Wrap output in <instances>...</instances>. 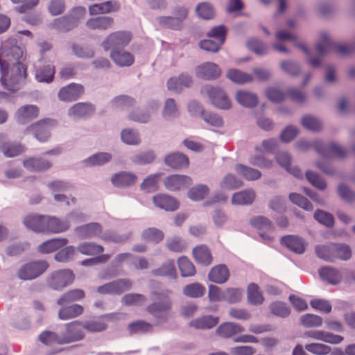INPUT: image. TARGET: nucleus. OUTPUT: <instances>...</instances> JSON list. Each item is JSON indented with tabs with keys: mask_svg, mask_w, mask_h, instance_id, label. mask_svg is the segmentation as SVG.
<instances>
[{
	"mask_svg": "<svg viewBox=\"0 0 355 355\" xmlns=\"http://www.w3.org/2000/svg\"><path fill=\"white\" fill-rule=\"evenodd\" d=\"M316 49L318 53L321 55L330 52L331 50H334L341 55H348L355 52V46L343 44H336L331 41L327 34L322 33L320 40L316 44Z\"/></svg>",
	"mask_w": 355,
	"mask_h": 355,
	"instance_id": "4",
	"label": "nucleus"
},
{
	"mask_svg": "<svg viewBox=\"0 0 355 355\" xmlns=\"http://www.w3.org/2000/svg\"><path fill=\"white\" fill-rule=\"evenodd\" d=\"M83 327L89 332H101L105 330L107 325L100 317L98 320H90L83 322Z\"/></svg>",
	"mask_w": 355,
	"mask_h": 355,
	"instance_id": "56",
	"label": "nucleus"
},
{
	"mask_svg": "<svg viewBox=\"0 0 355 355\" xmlns=\"http://www.w3.org/2000/svg\"><path fill=\"white\" fill-rule=\"evenodd\" d=\"M245 330L241 325L232 322H225L221 323L216 329V334L222 338H230L238 335Z\"/></svg>",
	"mask_w": 355,
	"mask_h": 355,
	"instance_id": "21",
	"label": "nucleus"
},
{
	"mask_svg": "<svg viewBox=\"0 0 355 355\" xmlns=\"http://www.w3.org/2000/svg\"><path fill=\"white\" fill-rule=\"evenodd\" d=\"M39 108L34 105H26L19 107L16 113L17 119L20 123L33 120L37 117Z\"/></svg>",
	"mask_w": 355,
	"mask_h": 355,
	"instance_id": "32",
	"label": "nucleus"
},
{
	"mask_svg": "<svg viewBox=\"0 0 355 355\" xmlns=\"http://www.w3.org/2000/svg\"><path fill=\"white\" fill-rule=\"evenodd\" d=\"M85 14L86 9L84 7H76L72 10L69 15L56 19L53 25L60 31H69L76 26L78 21L83 18Z\"/></svg>",
	"mask_w": 355,
	"mask_h": 355,
	"instance_id": "7",
	"label": "nucleus"
},
{
	"mask_svg": "<svg viewBox=\"0 0 355 355\" xmlns=\"http://www.w3.org/2000/svg\"><path fill=\"white\" fill-rule=\"evenodd\" d=\"M314 148L324 157L343 158L347 155V150L334 143L326 144L322 141H315Z\"/></svg>",
	"mask_w": 355,
	"mask_h": 355,
	"instance_id": "12",
	"label": "nucleus"
},
{
	"mask_svg": "<svg viewBox=\"0 0 355 355\" xmlns=\"http://www.w3.org/2000/svg\"><path fill=\"white\" fill-rule=\"evenodd\" d=\"M68 243V239L66 238L53 239L48 240L37 248V251L42 254L51 253Z\"/></svg>",
	"mask_w": 355,
	"mask_h": 355,
	"instance_id": "29",
	"label": "nucleus"
},
{
	"mask_svg": "<svg viewBox=\"0 0 355 355\" xmlns=\"http://www.w3.org/2000/svg\"><path fill=\"white\" fill-rule=\"evenodd\" d=\"M229 277V270L227 267L223 264L218 265L212 268L208 275L209 281L219 284L226 282Z\"/></svg>",
	"mask_w": 355,
	"mask_h": 355,
	"instance_id": "28",
	"label": "nucleus"
},
{
	"mask_svg": "<svg viewBox=\"0 0 355 355\" xmlns=\"http://www.w3.org/2000/svg\"><path fill=\"white\" fill-rule=\"evenodd\" d=\"M135 104L133 98L128 96H119L112 101V105L114 107L120 110H127Z\"/></svg>",
	"mask_w": 355,
	"mask_h": 355,
	"instance_id": "62",
	"label": "nucleus"
},
{
	"mask_svg": "<svg viewBox=\"0 0 355 355\" xmlns=\"http://www.w3.org/2000/svg\"><path fill=\"white\" fill-rule=\"evenodd\" d=\"M164 233L162 231L155 228V227H150L148 229H146L141 234L142 239L148 242H153L155 243H157L163 240L164 239Z\"/></svg>",
	"mask_w": 355,
	"mask_h": 355,
	"instance_id": "55",
	"label": "nucleus"
},
{
	"mask_svg": "<svg viewBox=\"0 0 355 355\" xmlns=\"http://www.w3.org/2000/svg\"><path fill=\"white\" fill-rule=\"evenodd\" d=\"M227 35V29L223 25L212 28L207 34L209 37L214 38L217 42L223 44Z\"/></svg>",
	"mask_w": 355,
	"mask_h": 355,
	"instance_id": "64",
	"label": "nucleus"
},
{
	"mask_svg": "<svg viewBox=\"0 0 355 355\" xmlns=\"http://www.w3.org/2000/svg\"><path fill=\"white\" fill-rule=\"evenodd\" d=\"M165 164L173 168H181L189 165L188 157L180 153H174L167 155L164 159Z\"/></svg>",
	"mask_w": 355,
	"mask_h": 355,
	"instance_id": "35",
	"label": "nucleus"
},
{
	"mask_svg": "<svg viewBox=\"0 0 355 355\" xmlns=\"http://www.w3.org/2000/svg\"><path fill=\"white\" fill-rule=\"evenodd\" d=\"M132 287V282L128 279H119L111 282H108L97 288L98 293L121 295Z\"/></svg>",
	"mask_w": 355,
	"mask_h": 355,
	"instance_id": "11",
	"label": "nucleus"
},
{
	"mask_svg": "<svg viewBox=\"0 0 355 355\" xmlns=\"http://www.w3.org/2000/svg\"><path fill=\"white\" fill-rule=\"evenodd\" d=\"M281 244L296 254H302L306 249L304 240L294 235H287L282 237Z\"/></svg>",
	"mask_w": 355,
	"mask_h": 355,
	"instance_id": "20",
	"label": "nucleus"
},
{
	"mask_svg": "<svg viewBox=\"0 0 355 355\" xmlns=\"http://www.w3.org/2000/svg\"><path fill=\"white\" fill-rule=\"evenodd\" d=\"M127 329L130 336L139 334H146L153 331V325L144 320H136L130 323Z\"/></svg>",
	"mask_w": 355,
	"mask_h": 355,
	"instance_id": "43",
	"label": "nucleus"
},
{
	"mask_svg": "<svg viewBox=\"0 0 355 355\" xmlns=\"http://www.w3.org/2000/svg\"><path fill=\"white\" fill-rule=\"evenodd\" d=\"M235 97L239 104L246 107H253L258 103L257 95L247 91H238Z\"/></svg>",
	"mask_w": 355,
	"mask_h": 355,
	"instance_id": "40",
	"label": "nucleus"
},
{
	"mask_svg": "<svg viewBox=\"0 0 355 355\" xmlns=\"http://www.w3.org/2000/svg\"><path fill=\"white\" fill-rule=\"evenodd\" d=\"M77 250L84 255L95 256L101 254L104 247L95 242L85 241L78 245Z\"/></svg>",
	"mask_w": 355,
	"mask_h": 355,
	"instance_id": "37",
	"label": "nucleus"
},
{
	"mask_svg": "<svg viewBox=\"0 0 355 355\" xmlns=\"http://www.w3.org/2000/svg\"><path fill=\"white\" fill-rule=\"evenodd\" d=\"M209 192L207 186L199 184L192 187L188 192V196L190 199L195 201H199L204 199Z\"/></svg>",
	"mask_w": 355,
	"mask_h": 355,
	"instance_id": "57",
	"label": "nucleus"
},
{
	"mask_svg": "<svg viewBox=\"0 0 355 355\" xmlns=\"http://www.w3.org/2000/svg\"><path fill=\"white\" fill-rule=\"evenodd\" d=\"M132 38L130 32L116 31L110 34L102 42V46L105 51L110 49L120 50L128 44Z\"/></svg>",
	"mask_w": 355,
	"mask_h": 355,
	"instance_id": "8",
	"label": "nucleus"
},
{
	"mask_svg": "<svg viewBox=\"0 0 355 355\" xmlns=\"http://www.w3.org/2000/svg\"><path fill=\"white\" fill-rule=\"evenodd\" d=\"M219 319L218 317L211 315H205L192 320L189 322V326L196 329H210L214 327L218 323Z\"/></svg>",
	"mask_w": 355,
	"mask_h": 355,
	"instance_id": "41",
	"label": "nucleus"
},
{
	"mask_svg": "<svg viewBox=\"0 0 355 355\" xmlns=\"http://www.w3.org/2000/svg\"><path fill=\"white\" fill-rule=\"evenodd\" d=\"M269 308L270 312L277 317L286 318L291 313V309L283 302H273L270 304Z\"/></svg>",
	"mask_w": 355,
	"mask_h": 355,
	"instance_id": "53",
	"label": "nucleus"
},
{
	"mask_svg": "<svg viewBox=\"0 0 355 355\" xmlns=\"http://www.w3.org/2000/svg\"><path fill=\"white\" fill-rule=\"evenodd\" d=\"M84 92V87L82 85L71 83L60 89L58 98L62 101H73L83 94Z\"/></svg>",
	"mask_w": 355,
	"mask_h": 355,
	"instance_id": "16",
	"label": "nucleus"
},
{
	"mask_svg": "<svg viewBox=\"0 0 355 355\" xmlns=\"http://www.w3.org/2000/svg\"><path fill=\"white\" fill-rule=\"evenodd\" d=\"M255 196V193L252 189L243 190L233 194L232 202L239 205H250L252 203Z\"/></svg>",
	"mask_w": 355,
	"mask_h": 355,
	"instance_id": "38",
	"label": "nucleus"
},
{
	"mask_svg": "<svg viewBox=\"0 0 355 355\" xmlns=\"http://www.w3.org/2000/svg\"><path fill=\"white\" fill-rule=\"evenodd\" d=\"M61 307L58 311V316L62 320L73 319L83 314V307L78 304L60 305Z\"/></svg>",
	"mask_w": 355,
	"mask_h": 355,
	"instance_id": "23",
	"label": "nucleus"
},
{
	"mask_svg": "<svg viewBox=\"0 0 355 355\" xmlns=\"http://www.w3.org/2000/svg\"><path fill=\"white\" fill-rule=\"evenodd\" d=\"M85 297V291L80 288L71 289L63 293L58 300V305L69 304Z\"/></svg>",
	"mask_w": 355,
	"mask_h": 355,
	"instance_id": "34",
	"label": "nucleus"
},
{
	"mask_svg": "<svg viewBox=\"0 0 355 355\" xmlns=\"http://www.w3.org/2000/svg\"><path fill=\"white\" fill-rule=\"evenodd\" d=\"M23 165L31 171H42L50 168L52 163L42 157H29L24 160Z\"/></svg>",
	"mask_w": 355,
	"mask_h": 355,
	"instance_id": "26",
	"label": "nucleus"
},
{
	"mask_svg": "<svg viewBox=\"0 0 355 355\" xmlns=\"http://www.w3.org/2000/svg\"><path fill=\"white\" fill-rule=\"evenodd\" d=\"M112 159V155L108 153H98L89 157L85 160V163L87 166H100L103 165Z\"/></svg>",
	"mask_w": 355,
	"mask_h": 355,
	"instance_id": "59",
	"label": "nucleus"
},
{
	"mask_svg": "<svg viewBox=\"0 0 355 355\" xmlns=\"http://www.w3.org/2000/svg\"><path fill=\"white\" fill-rule=\"evenodd\" d=\"M55 121L50 119H42L27 127L26 131L33 134L40 142H46L51 137L50 130L55 126Z\"/></svg>",
	"mask_w": 355,
	"mask_h": 355,
	"instance_id": "5",
	"label": "nucleus"
},
{
	"mask_svg": "<svg viewBox=\"0 0 355 355\" xmlns=\"http://www.w3.org/2000/svg\"><path fill=\"white\" fill-rule=\"evenodd\" d=\"M83 322L75 320L65 324V330L62 333L60 343L69 344L77 342L85 338V333L83 331Z\"/></svg>",
	"mask_w": 355,
	"mask_h": 355,
	"instance_id": "10",
	"label": "nucleus"
},
{
	"mask_svg": "<svg viewBox=\"0 0 355 355\" xmlns=\"http://www.w3.org/2000/svg\"><path fill=\"white\" fill-rule=\"evenodd\" d=\"M46 232L58 234L66 232L70 227V223L67 220H61L55 216H47Z\"/></svg>",
	"mask_w": 355,
	"mask_h": 355,
	"instance_id": "25",
	"label": "nucleus"
},
{
	"mask_svg": "<svg viewBox=\"0 0 355 355\" xmlns=\"http://www.w3.org/2000/svg\"><path fill=\"white\" fill-rule=\"evenodd\" d=\"M206 289L204 286L199 283H192L184 286L183 293L189 297L198 298L202 297Z\"/></svg>",
	"mask_w": 355,
	"mask_h": 355,
	"instance_id": "50",
	"label": "nucleus"
},
{
	"mask_svg": "<svg viewBox=\"0 0 355 355\" xmlns=\"http://www.w3.org/2000/svg\"><path fill=\"white\" fill-rule=\"evenodd\" d=\"M154 276L157 277H169L172 279L177 277V272L173 260H168L163 263L159 268L151 271Z\"/></svg>",
	"mask_w": 355,
	"mask_h": 355,
	"instance_id": "39",
	"label": "nucleus"
},
{
	"mask_svg": "<svg viewBox=\"0 0 355 355\" xmlns=\"http://www.w3.org/2000/svg\"><path fill=\"white\" fill-rule=\"evenodd\" d=\"M154 205L162 209L167 211H174L180 206V203L175 198L166 194H157L153 199Z\"/></svg>",
	"mask_w": 355,
	"mask_h": 355,
	"instance_id": "18",
	"label": "nucleus"
},
{
	"mask_svg": "<svg viewBox=\"0 0 355 355\" xmlns=\"http://www.w3.org/2000/svg\"><path fill=\"white\" fill-rule=\"evenodd\" d=\"M130 239L129 234H120L118 232L112 230H107L101 236V239L107 242H113L116 243H123Z\"/></svg>",
	"mask_w": 355,
	"mask_h": 355,
	"instance_id": "58",
	"label": "nucleus"
},
{
	"mask_svg": "<svg viewBox=\"0 0 355 355\" xmlns=\"http://www.w3.org/2000/svg\"><path fill=\"white\" fill-rule=\"evenodd\" d=\"M110 57L116 64L120 67H129L134 62V56L129 52L123 50H112Z\"/></svg>",
	"mask_w": 355,
	"mask_h": 355,
	"instance_id": "33",
	"label": "nucleus"
},
{
	"mask_svg": "<svg viewBox=\"0 0 355 355\" xmlns=\"http://www.w3.org/2000/svg\"><path fill=\"white\" fill-rule=\"evenodd\" d=\"M318 257L327 261L333 262L335 261V243L329 245H319L315 248Z\"/></svg>",
	"mask_w": 355,
	"mask_h": 355,
	"instance_id": "49",
	"label": "nucleus"
},
{
	"mask_svg": "<svg viewBox=\"0 0 355 355\" xmlns=\"http://www.w3.org/2000/svg\"><path fill=\"white\" fill-rule=\"evenodd\" d=\"M191 184V178L184 175H171L164 180L165 187L171 191L187 189Z\"/></svg>",
	"mask_w": 355,
	"mask_h": 355,
	"instance_id": "13",
	"label": "nucleus"
},
{
	"mask_svg": "<svg viewBox=\"0 0 355 355\" xmlns=\"http://www.w3.org/2000/svg\"><path fill=\"white\" fill-rule=\"evenodd\" d=\"M94 111V107L91 103H78L69 109V114L77 117H84L91 115Z\"/></svg>",
	"mask_w": 355,
	"mask_h": 355,
	"instance_id": "42",
	"label": "nucleus"
},
{
	"mask_svg": "<svg viewBox=\"0 0 355 355\" xmlns=\"http://www.w3.org/2000/svg\"><path fill=\"white\" fill-rule=\"evenodd\" d=\"M137 180V175L130 172L121 171L115 173L111 179L113 185L117 187H128L134 185Z\"/></svg>",
	"mask_w": 355,
	"mask_h": 355,
	"instance_id": "24",
	"label": "nucleus"
},
{
	"mask_svg": "<svg viewBox=\"0 0 355 355\" xmlns=\"http://www.w3.org/2000/svg\"><path fill=\"white\" fill-rule=\"evenodd\" d=\"M319 273L323 279L332 284H336L341 280V275L339 271L331 267L322 268Z\"/></svg>",
	"mask_w": 355,
	"mask_h": 355,
	"instance_id": "47",
	"label": "nucleus"
},
{
	"mask_svg": "<svg viewBox=\"0 0 355 355\" xmlns=\"http://www.w3.org/2000/svg\"><path fill=\"white\" fill-rule=\"evenodd\" d=\"M1 150L8 157H13L23 153L26 148L20 144L12 142H5L1 144Z\"/></svg>",
	"mask_w": 355,
	"mask_h": 355,
	"instance_id": "45",
	"label": "nucleus"
},
{
	"mask_svg": "<svg viewBox=\"0 0 355 355\" xmlns=\"http://www.w3.org/2000/svg\"><path fill=\"white\" fill-rule=\"evenodd\" d=\"M47 216L31 214L23 219L26 228L35 232L45 233Z\"/></svg>",
	"mask_w": 355,
	"mask_h": 355,
	"instance_id": "14",
	"label": "nucleus"
},
{
	"mask_svg": "<svg viewBox=\"0 0 355 355\" xmlns=\"http://www.w3.org/2000/svg\"><path fill=\"white\" fill-rule=\"evenodd\" d=\"M243 290L238 288H227L224 290L223 301L229 304H236L241 301Z\"/></svg>",
	"mask_w": 355,
	"mask_h": 355,
	"instance_id": "52",
	"label": "nucleus"
},
{
	"mask_svg": "<svg viewBox=\"0 0 355 355\" xmlns=\"http://www.w3.org/2000/svg\"><path fill=\"white\" fill-rule=\"evenodd\" d=\"M235 171L248 181H255L261 177V173L259 170L241 164L235 166Z\"/></svg>",
	"mask_w": 355,
	"mask_h": 355,
	"instance_id": "36",
	"label": "nucleus"
},
{
	"mask_svg": "<svg viewBox=\"0 0 355 355\" xmlns=\"http://www.w3.org/2000/svg\"><path fill=\"white\" fill-rule=\"evenodd\" d=\"M178 266L182 277H191L196 274L194 265L187 257L179 258Z\"/></svg>",
	"mask_w": 355,
	"mask_h": 355,
	"instance_id": "48",
	"label": "nucleus"
},
{
	"mask_svg": "<svg viewBox=\"0 0 355 355\" xmlns=\"http://www.w3.org/2000/svg\"><path fill=\"white\" fill-rule=\"evenodd\" d=\"M114 25V19L108 16L90 18L86 22V26L92 30L105 31L111 28Z\"/></svg>",
	"mask_w": 355,
	"mask_h": 355,
	"instance_id": "27",
	"label": "nucleus"
},
{
	"mask_svg": "<svg viewBox=\"0 0 355 355\" xmlns=\"http://www.w3.org/2000/svg\"><path fill=\"white\" fill-rule=\"evenodd\" d=\"M247 47L258 55H263L268 53V46L261 40L251 38L247 42Z\"/></svg>",
	"mask_w": 355,
	"mask_h": 355,
	"instance_id": "60",
	"label": "nucleus"
},
{
	"mask_svg": "<svg viewBox=\"0 0 355 355\" xmlns=\"http://www.w3.org/2000/svg\"><path fill=\"white\" fill-rule=\"evenodd\" d=\"M289 199L293 204L304 209V210H306V211H312L313 210V207L311 203L309 201V200L299 193H291L289 195Z\"/></svg>",
	"mask_w": 355,
	"mask_h": 355,
	"instance_id": "63",
	"label": "nucleus"
},
{
	"mask_svg": "<svg viewBox=\"0 0 355 355\" xmlns=\"http://www.w3.org/2000/svg\"><path fill=\"white\" fill-rule=\"evenodd\" d=\"M153 295L156 296L155 300H157L158 302L148 306L147 311L148 313L157 317L159 314L166 312L171 309V303L168 295L157 293H154Z\"/></svg>",
	"mask_w": 355,
	"mask_h": 355,
	"instance_id": "17",
	"label": "nucleus"
},
{
	"mask_svg": "<svg viewBox=\"0 0 355 355\" xmlns=\"http://www.w3.org/2000/svg\"><path fill=\"white\" fill-rule=\"evenodd\" d=\"M55 72V67L52 64H46L37 69L35 78L39 82L51 83Z\"/></svg>",
	"mask_w": 355,
	"mask_h": 355,
	"instance_id": "44",
	"label": "nucleus"
},
{
	"mask_svg": "<svg viewBox=\"0 0 355 355\" xmlns=\"http://www.w3.org/2000/svg\"><path fill=\"white\" fill-rule=\"evenodd\" d=\"M75 279V275L70 269L58 270L51 272L46 279L49 288L55 291H62L71 285Z\"/></svg>",
	"mask_w": 355,
	"mask_h": 355,
	"instance_id": "3",
	"label": "nucleus"
},
{
	"mask_svg": "<svg viewBox=\"0 0 355 355\" xmlns=\"http://www.w3.org/2000/svg\"><path fill=\"white\" fill-rule=\"evenodd\" d=\"M193 256L196 261L204 266H209L212 262L211 253L205 245H200L193 250Z\"/></svg>",
	"mask_w": 355,
	"mask_h": 355,
	"instance_id": "31",
	"label": "nucleus"
},
{
	"mask_svg": "<svg viewBox=\"0 0 355 355\" xmlns=\"http://www.w3.org/2000/svg\"><path fill=\"white\" fill-rule=\"evenodd\" d=\"M300 322L307 328L318 327L322 325V318L317 315L307 313L300 318Z\"/></svg>",
	"mask_w": 355,
	"mask_h": 355,
	"instance_id": "61",
	"label": "nucleus"
},
{
	"mask_svg": "<svg viewBox=\"0 0 355 355\" xmlns=\"http://www.w3.org/2000/svg\"><path fill=\"white\" fill-rule=\"evenodd\" d=\"M220 187L223 189L234 190L243 186V182L234 175H226L220 182Z\"/></svg>",
	"mask_w": 355,
	"mask_h": 355,
	"instance_id": "54",
	"label": "nucleus"
},
{
	"mask_svg": "<svg viewBox=\"0 0 355 355\" xmlns=\"http://www.w3.org/2000/svg\"><path fill=\"white\" fill-rule=\"evenodd\" d=\"M120 9V3L116 1H106L100 3H94L89 6L90 15H98L117 12Z\"/></svg>",
	"mask_w": 355,
	"mask_h": 355,
	"instance_id": "19",
	"label": "nucleus"
},
{
	"mask_svg": "<svg viewBox=\"0 0 355 355\" xmlns=\"http://www.w3.org/2000/svg\"><path fill=\"white\" fill-rule=\"evenodd\" d=\"M196 76L207 80L216 79L220 75V69L214 63L205 62L196 69Z\"/></svg>",
	"mask_w": 355,
	"mask_h": 355,
	"instance_id": "22",
	"label": "nucleus"
},
{
	"mask_svg": "<svg viewBox=\"0 0 355 355\" xmlns=\"http://www.w3.org/2000/svg\"><path fill=\"white\" fill-rule=\"evenodd\" d=\"M75 232L81 239L101 236L103 234V227L98 223H89L75 228Z\"/></svg>",
	"mask_w": 355,
	"mask_h": 355,
	"instance_id": "15",
	"label": "nucleus"
},
{
	"mask_svg": "<svg viewBox=\"0 0 355 355\" xmlns=\"http://www.w3.org/2000/svg\"><path fill=\"white\" fill-rule=\"evenodd\" d=\"M250 223L258 230L264 241L270 243L273 241L274 226L268 218L262 216H254L250 219Z\"/></svg>",
	"mask_w": 355,
	"mask_h": 355,
	"instance_id": "9",
	"label": "nucleus"
},
{
	"mask_svg": "<svg viewBox=\"0 0 355 355\" xmlns=\"http://www.w3.org/2000/svg\"><path fill=\"white\" fill-rule=\"evenodd\" d=\"M49 268L44 260L33 261L22 265L17 272L19 279L23 281L35 279L43 274Z\"/></svg>",
	"mask_w": 355,
	"mask_h": 355,
	"instance_id": "2",
	"label": "nucleus"
},
{
	"mask_svg": "<svg viewBox=\"0 0 355 355\" xmlns=\"http://www.w3.org/2000/svg\"><path fill=\"white\" fill-rule=\"evenodd\" d=\"M25 58L24 49L17 45L3 42L0 52L1 84L6 89L15 92L19 89L27 77V67L22 63Z\"/></svg>",
	"mask_w": 355,
	"mask_h": 355,
	"instance_id": "1",
	"label": "nucleus"
},
{
	"mask_svg": "<svg viewBox=\"0 0 355 355\" xmlns=\"http://www.w3.org/2000/svg\"><path fill=\"white\" fill-rule=\"evenodd\" d=\"M201 93L207 94L212 104L218 108L227 110L232 105L227 94L220 87L207 85L201 89Z\"/></svg>",
	"mask_w": 355,
	"mask_h": 355,
	"instance_id": "6",
	"label": "nucleus"
},
{
	"mask_svg": "<svg viewBox=\"0 0 355 355\" xmlns=\"http://www.w3.org/2000/svg\"><path fill=\"white\" fill-rule=\"evenodd\" d=\"M227 78L232 82L237 84H244L252 80V76L250 74L244 73L238 69H230L227 74Z\"/></svg>",
	"mask_w": 355,
	"mask_h": 355,
	"instance_id": "51",
	"label": "nucleus"
},
{
	"mask_svg": "<svg viewBox=\"0 0 355 355\" xmlns=\"http://www.w3.org/2000/svg\"><path fill=\"white\" fill-rule=\"evenodd\" d=\"M191 84V77L188 75L182 74L178 78H171L167 82V87L169 90L179 92L184 88L189 87Z\"/></svg>",
	"mask_w": 355,
	"mask_h": 355,
	"instance_id": "30",
	"label": "nucleus"
},
{
	"mask_svg": "<svg viewBox=\"0 0 355 355\" xmlns=\"http://www.w3.org/2000/svg\"><path fill=\"white\" fill-rule=\"evenodd\" d=\"M247 295L248 300L251 304H261L264 301L262 293L260 291L259 286L256 284L252 283L248 286Z\"/></svg>",
	"mask_w": 355,
	"mask_h": 355,
	"instance_id": "46",
	"label": "nucleus"
}]
</instances>
